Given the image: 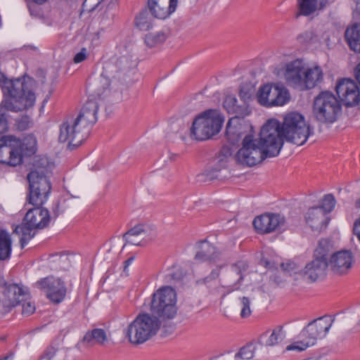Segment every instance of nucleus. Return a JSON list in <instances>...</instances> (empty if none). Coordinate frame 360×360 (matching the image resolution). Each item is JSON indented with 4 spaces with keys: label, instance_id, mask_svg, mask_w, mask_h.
Wrapping results in <instances>:
<instances>
[{
    "label": "nucleus",
    "instance_id": "f257e3e1",
    "mask_svg": "<svg viewBox=\"0 0 360 360\" xmlns=\"http://www.w3.org/2000/svg\"><path fill=\"white\" fill-rule=\"evenodd\" d=\"M313 133L303 115L298 112L287 114L282 124L276 120H269L260 131L261 147L250 136L246 137L243 148L238 154V160L248 165H256L266 158L277 156L283 139L302 146Z\"/></svg>",
    "mask_w": 360,
    "mask_h": 360
},
{
    "label": "nucleus",
    "instance_id": "f03ea898",
    "mask_svg": "<svg viewBox=\"0 0 360 360\" xmlns=\"http://www.w3.org/2000/svg\"><path fill=\"white\" fill-rule=\"evenodd\" d=\"M0 86L4 98L0 103V134L8 129L6 111L18 112L32 107L35 102V95L30 84L25 79H8L0 72Z\"/></svg>",
    "mask_w": 360,
    "mask_h": 360
},
{
    "label": "nucleus",
    "instance_id": "7ed1b4c3",
    "mask_svg": "<svg viewBox=\"0 0 360 360\" xmlns=\"http://www.w3.org/2000/svg\"><path fill=\"white\" fill-rule=\"evenodd\" d=\"M160 328V321L149 314H139L124 330L130 343L141 345L156 335Z\"/></svg>",
    "mask_w": 360,
    "mask_h": 360
},
{
    "label": "nucleus",
    "instance_id": "20e7f679",
    "mask_svg": "<svg viewBox=\"0 0 360 360\" xmlns=\"http://www.w3.org/2000/svg\"><path fill=\"white\" fill-rule=\"evenodd\" d=\"M224 121V118L219 110H207L193 120L190 136L196 141L207 140L219 132Z\"/></svg>",
    "mask_w": 360,
    "mask_h": 360
},
{
    "label": "nucleus",
    "instance_id": "39448f33",
    "mask_svg": "<svg viewBox=\"0 0 360 360\" xmlns=\"http://www.w3.org/2000/svg\"><path fill=\"white\" fill-rule=\"evenodd\" d=\"M49 169L46 166L36 165L27 174L29 193L27 200L33 206H41L48 199L51 185L48 177Z\"/></svg>",
    "mask_w": 360,
    "mask_h": 360
},
{
    "label": "nucleus",
    "instance_id": "423d86ee",
    "mask_svg": "<svg viewBox=\"0 0 360 360\" xmlns=\"http://www.w3.org/2000/svg\"><path fill=\"white\" fill-rule=\"evenodd\" d=\"M175 290L169 286L160 288L153 295L150 302L151 316L158 320L173 319L177 311Z\"/></svg>",
    "mask_w": 360,
    "mask_h": 360
},
{
    "label": "nucleus",
    "instance_id": "0eeeda50",
    "mask_svg": "<svg viewBox=\"0 0 360 360\" xmlns=\"http://www.w3.org/2000/svg\"><path fill=\"white\" fill-rule=\"evenodd\" d=\"M340 110L339 101L330 92H321L314 99L313 112L316 120L321 122H335Z\"/></svg>",
    "mask_w": 360,
    "mask_h": 360
},
{
    "label": "nucleus",
    "instance_id": "6e6552de",
    "mask_svg": "<svg viewBox=\"0 0 360 360\" xmlns=\"http://www.w3.org/2000/svg\"><path fill=\"white\" fill-rule=\"evenodd\" d=\"M87 129L82 127L75 119H67L60 127L59 141L68 142L70 149L79 146L89 136Z\"/></svg>",
    "mask_w": 360,
    "mask_h": 360
},
{
    "label": "nucleus",
    "instance_id": "1a4fd4ad",
    "mask_svg": "<svg viewBox=\"0 0 360 360\" xmlns=\"http://www.w3.org/2000/svg\"><path fill=\"white\" fill-rule=\"evenodd\" d=\"M257 102L264 107L283 105L289 100L288 91L278 86L265 84L259 87L257 94Z\"/></svg>",
    "mask_w": 360,
    "mask_h": 360
},
{
    "label": "nucleus",
    "instance_id": "9d476101",
    "mask_svg": "<svg viewBox=\"0 0 360 360\" xmlns=\"http://www.w3.org/2000/svg\"><path fill=\"white\" fill-rule=\"evenodd\" d=\"M235 119H230L226 124V136L229 142L232 144H236L240 139H243L242 147L238 150L237 153L236 154V160L238 163L248 167H252L253 165H248L247 164L243 163L238 160V154L239 151L243 148V145L245 143V139L248 136H250L251 139L255 141L256 145L259 147H261V139L260 137L259 139H254L253 136L249 133V131L252 129V127L246 122L243 123H237L233 124Z\"/></svg>",
    "mask_w": 360,
    "mask_h": 360
},
{
    "label": "nucleus",
    "instance_id": "9b49d317",
    "mask_svg": "<svg viewBox=\"0 0 360 360\" xmlns=\"http://www.w3.org/2000/svg\"><path fill=\"white\" fill-rule=\"evenodd\" d=\"M333 320L328 316H322L309 322L301 331L300 335L306 338L309 345H314L319 339H323L332 326Z\"/></svg>",
    "mask_w": 360,
    "mask_h": 360
},
{
    "label": "nucleus",
    "instance_id": "f8f14e48",
    "mask_svg": "<svg viewBox=\"0 0 360 360\" xmlns=\"http://www.w3.org/2000/svg\"><path fill=\"white\" fill-rule=\"evenodd\" d=\"M20 139L13 136L0 138V163L16 166L22 162L20 153L18 150Z\"/></svg>",
    "mask_w": 360,
    "mask_h": 360
},
{
    "label": "nucleus",
    "instance_id": "ddd939ff",
    "mask_svg": "<svg viewBox=\"0 0 360 360\" xmlns=\"http://www.w3.org/2000/svg\"><path fill=\"white\" fill-rule=\"evenodd\" d=\"M34 286L45 291L46 297L53 303L61 302L66 295L65 283L53 276L43 278L34 283Z\"/></svg>",
    "mask_w": 360,
    "mask_h": 360
},
{
    "label": "nucleus",
    "instance_id": "4468645a",
    "mask_svg": "<svg viewBox=\"0 0 360 360\" xmlns=\"http://www.w3.org/2000/svg\"><path fill=\"white\" fill-rule=\"evenodd\" d=\"M336 93L346 106H354L360 101V91L356 83L350 79H342L336 85Z\"/></svg>",
    "mask_w": 360,
    "mask_h": 360
},
{
    "label": "nucleus",
    "instance_id": "2eb2a0df",
    "mask_svg": "<svg viewBox=\"0 0 360 360\" xmlns=\"http://www.w3.org/2000/svg\"><path fill=\"white\" fill-rule=\"evenodd\" d=\"M285 223V217L278 213H264L255 218L253 226L259 233H269L280 229Z\"/></svg>",
    "mask_w": 360,
    "mask_h": 360
},
{
    "label": "nucleus",
    "instance_id": "dca6fc26",
    "mask_svg": "<svg viewBox=\"0 0 360 360\" xmlns=\"http://www.w3.org/2000/svg\"><path fill=\"white\" fill-rule=\"evenodd\" d=\"M0 289L4 296L5 304L8 307H14L29 297L27 291L22 286L8 283L3 278H0Z\"/></svg>",
    "mask_w": 360,
    "mask_h": 360
},
{
    "label": "nucleus",
    "instance_id": "f3484780",
    "mask_svg": "<svg viewBox=\"0 0 360 360\" xmlns=\"http://www.w3.org/2000/svg\"><path fill=\"white\" fill-rule=\"evenodd\" d=\"M99 104L95 99H89L82 106L79 115L75 119L83 128L90 133L92 126L97 121Z\"/></svg>",
    "mask_w": 360,
    "mask_h": 360
},
{
    "label": "nucleus",
    "instance_id": "a211bd4d",
    "mask_svg": "<svg viewBox=\"0 0 360 360\" xmlns=\"http://www.w3.org/2000/svg\"><path fill=\"white\" fill-rule=\"evenodd\" d=\"M353 262L354 257L350 251L340 250L333 254L328 266L335 274L342 275L348 272L352 268Z\"/></svg>",
    "mask_w": 360,
    "mask_h": 360
},
{
    "label": "nucleus",
    "instance_id": "6ab92c4d",
    "mask_svg": "<svg viewBox=\"0 0 360 360\" xmlns=\"http://www.w3.org/2000/svg\"><path fill=\"white\" fill-rule=\"evenodd\" d=\"M248 264L239 261L226 269L223 275V281L233 291L239 289L238 283L243 280V273L247 271Z\"/></svg>",
    "mask_w": 360,
    "mask_h": 360
},
{
    "label": "nucleus",
    "instance_id": "aec40b11",
    "mask_svg": "<svg viewBox=\"0 0 360 360\" xmlns=\"http://www.w3.org/2000/svg\"><path fill=\"white\" fill-rule=\"evenodd\" d=\"M177 0H148V8L155 18L164 20L175 11Z\"/></svg>",
    "mask_w": 360,
    "mask_h": 360
},
{
    "label": "nucleus",
    "instance_id": "412c9836",
    "mask_svg": "<svg viewBox=\"0 0 360 360\" xmlns=\"http://www.w3.org/2000/svg\"><path fill=\"white\" fill-rule=\"evenodd\" d=\"M50 218L48 210L41 206H34L28 209L23 221L31 227L41 229L48 226Z\"/></svg>",
    "mask_w": 360,
    "mask_h": 360
},
{
    "label": "nucleus",
    "instance_id": "4be33fe9",
    "mask_svg": "<svg viewBox=\"0 0 360 360\" xmlns=\"http://www.w3.org/2000/svg\"><path fill=\"white\" fill-rule=\"evenodd\" d=\"M328 266L327 260L314 257V259L307 264L304 269L301 271V274L307 280L316 281L325 276Z\"/></svg>",
    "mask_w": 360,
    "mask_h": 360
},
{
    "label": "nucleus",
    "instance_id": "5701e85b",
    "mask_svg": "<svg viewBox=\"0 0 360 360\" xmlns=\"http://www.w3.org/2000/svg\"><path fill=\"white\" fill-rule=\"evenodd\" d=\"M305 222L314 231L321 232L329 222V218L319 207H310L304 215Z\"/></svg>",
    "mask_w": 360,
    "mask_h": 360
},
{
    "label": "nucleus",
    "instance_id": "b1692460",
    "mask_svg": "<svg viewBox=\"0 0 360 360\" xmlns=\"http://www.w3.org/2000/svg\"><path fill=\"white\" fill-rule=\"evenodd\" d=\"M304 72L302 62L296 60L287 65L285 77L289 85L302 91Z\"/></svg>",
    "mask_w": 360,
    "mask_h": 360
},
{
    "label": "nucleus",
    "instance_id": "393cba45",
    "mask_svg": "<svg viewBox=\"0 0 360 360\" xmlns=\"http://www.w3.org/2000/svg\"><path fill=\"white\" fill-rule=\"evenodd\" d=\"M223 106L229 114L234 115L233 119L243 118L250 114L251 110L248 105H238L237 99L233 95L226 96Z\"/></svg>",
    "mask_w": 360,
    "mask_h": 360
},
{
    "label": "nucleus",
    "instance_id": "a878e982",
    "mask_svg": "<svg viewBox=\"0 0 360 360\" xmlns=\"http://www.w3.org/2000/svg\"><path fill=\"white\" fill-rule=\"evenodd\" d=\"M199 251L197 252L195 259L199 262H216L220 259L221 252L212 244L202 241L200 243Z\"/></svg>",
    "mask_w": 360,
    "mask_h": 360
},
{
    "label": "nucleus",
    "instance_id": "bb28decb",
    "mask_svg": "<svg viewBox=\"0 0 360 360\" xmlns=\"http://www.w3.org/2000/svg\"><path fill=\"white\" fill-rule=\"evenodd\" d=\"M323 79V72L320 67L315 66L304 70L302 91L314 88Z\"/></svg>",
    "mask_w": 360,
    "mask_h": 360
},
{
    "label": "nucleus",
    "instance_id": "cd10ccee",
    "mask_svg": "<svg viewBox=\"0 0 360 360\" xmlns=\"http://www.w3.org/2000/svg\"><path fill=\"white\" fill-rule=\"evenodd\" d=\"M345 38L349 49L360 53V24L348 27L345 32Z\"/></svg>",
    "mask_w": 360,
    "mask_h": 360
},
{
    "label": "nucleus",
    "instance_id": "c85d7f7f",
    "mask_svg": "<svg viewBox=\"0 0 360 360\" xmlns=\"http://www.w3.org/2000/svg\"><path fill=\"white\" fill-rule=\"evenodd\" d=\"M109 86L110 80L103 74L89 84V88L93 92V96L98 98H101L109 91Z\"/></svg>",
    "mask_w": 360,
    "mask_h": 360
},
{
    "label": "nucleus",
    "instance_id": "c756f323",
    "mask_svg": "<svg viewBox=\"0 0 360 360\" xmlns=\"http://www.w3.org/2000/svg\"><path fill=\"white\" fill-rule=\"evenodd\" d=\"M318 9L317 0H297V11L295 18L298 19L300 16H310L314 15Z\"/></svg>",
    "mask_w": 360,
    "mask_h": 360
},
{
    "label": "nucleus",
    "instance_id": "7c9ffc66",
    "mask_svg": "<svg viewBox=\"0 0 360 360\" xmlns=\"http://www.w3.org/2000/svg\"><path fill=\"white\" fill-rule=\"evenodd\" d=\"M150 231L151 230L148 225L138 224L131 228V229H129L127 232H126L123 235V239L125 240L126 243L139 245L140 242L136 241V240L134 239V237L150 235Z\"/></svg>",
    "mask_w": 360,
    "mask_h": 360
},
{
    "label": "nucleus",
    "instance_id": "2f4dec72",
    "mask_svg": "<svg viewBox=\"0 0 360 360\" xmlns=\"http://www.w3.org/2000/svg\"><path fill=\"white\" fill-rule=\"evenodd\" d=\"M108 340L105 331L101 328H94L87 331L83 338V342L92 346L95 344L103 345Z\"/></svg>",
    "mask_w": 360,
    "mask_h": 360
},
{
    "label": "nucleus",
    "instance_id": "473e14b6",
    "mask_svg": "<svg viewBox=\"0 0 360 360\" xmlns=\"http://www.w3.org/2000/svg\"><path fill=\"white\" fill-rule=\"evenodd\" d=\"M12 251V240L11 236L6 230L0 231V260L10 258Z\"/></svg>",
    "mask_w": 360,
    "mask_h": 360
},
{
    "label": "nucleus",
    "instance_id": "72a5a7b5",
    "mask_svg": "<svg viewBox=\"0 0 360 360\" xmlns=\"http://www.w3.org/2000/svg\"><path fill=\"white\" fill-rule=\"evenodd\" d=\"M18 150L20 153L21 158L22 156H31L37 150V140L32 135L26 136L22 141L20 140V146H18Z\"/></svg>",
    "mask_w": 360,
    "mask_h": 360
},
{
    "label": "nucleus",
    "instance_id": "f704fd0d",
    "mask_svg": "<svg viewBox=\"0 0 360 360\" xmlns=\"http://www.w3.org/2000/svg\"><path fill=\"white\" fill-rule=\"evenodd\" d=\"M115 65L117 68V72L126 74L129 70L136 66V63L131 59L130 55L126 54L117 58Z\"/></svg>",
    "mask_w": 360,
    "mask_h": 360
},
{
    "label": "nucleus",
    "instance_id": "c9c22d12",
    "mask_svg": "<svg viewBox=\"0 0 360 360\" xmlns=\"http://www.w3.org/2000/svg\"><path fill=\"white\" fill-rule=\"evenodd\" d=\"M34 227H31L29 224H27L25 221H23L21 226H18L15 228V232L17 233H21L22 237L20 239V243L22 248H24L27 245V242L34 237L35 233H32L33 229H35Z\"/></svg>",
    "mask_w": 360,
    "mask_h": 360
},
{
    "label": "nucleus",
    "instance_id": "e433bc0d",
    "mask_svg": "<svg viewBox=\"0 0 360 360\" xmlns=\"http://www.w3.org/2000/svg\"><path fill=\"white\" fill-rule=\"evenodd\" d=\"M51 267L56 270L65 269L68 266L69 259L67 255L55 254L49 259Z\"/></svg>",
    "mask_w": 360,
    "mask_h": 360
},
{
    "label": "nucleus",
    "instance_id": "4c0bfd02",
    "mask_svg": "<svg viewBox=\"0 0 360 360\" xmlns=\"http://www.w3.org/2000/svg\"><path fill=\"white\" fill-rule=\"evenodd\" d=\"M136 25L141 30H148L152 27V18L147 11H142L136 18Z\"/></svg>",
    "mask_w": 360,
    "mask_h": 360
},
{
    "label": "nucleus",
    "instance_id": "58836bf2",
    "mask_svg": "<svg viewBox=\"0 0 360 360\" xmlns=\"http://www.w3.org/2000/svg\"><path fill=\"white\" fill-rule=\"evenodd\" d=\"M166 39L167 35L164 32L148 33L145 37V43L147 46L152 48L163 43Z\"/></svg>",
    "mask_w": 360,
    "mask_h": 360
},
{
    "label": "nucleus",
    "instance_id": "ea45409f",
    "mask_svg": "<svg viewBox=\"0 0 360 360\" xmlns=\"http://www.w3.org/2000/svg\"><path fill=\"white\" fill-rule=\"evenodd\" d=\"M185 276L183 269L179 265H173L168 269L165 278L168 282H179L182 280Z\"/></svg>",
    "mask_w": 360,
    "mask_h": 360
},
{
    "label": "nucleus",
    "instance_id": "a19ab883",
    "mask_svg": "<svg viewBox=\"0 0 360 360\" xmlns=\"http://www.w3.org/2000/svg\"><path fill=\"white\" fill-rule=\"evenodd\" d=\"M285 338V333L281 326L274 328L266 342V346L273 347L281 342Z\"/></svg>",
    "mask_w": 360,
    "mask_h": 360
},
{
    "label": "nucleus",
    "instance_id": "79ce46f5",
    "mask_svg": "<svg viewBox=\"0 0 360 360\" xmlns=\"http://www.w3.org/2000/svg\"><path fill=\"white\" fill-rule=\"evenodd\" d=\"M336 200L333 194H326L321 200L320 205L318 206L324 212L325 214L327 215L330 213L335 207Z\"/></svg>",
    "mask_w": 360,
    "mask_h": 360
},
{
    "label": "nucleus",
    "instance_id": "37998d69",
    "mask_svg": "<svg viewBox=\"0 0 360 360\" xmlns=\"http://www.w3.org/2000/svg\"><path fill=\"white\" fill-rule=\"evenodd\" d=\"M330 243L326 239H321L315 250L314 257L328 261V255L330 252Z\"/></svg>",
    "mask_w": 360,
    "mask_h": 360
},
{
    "label": "nucleus",
    "instance_id": "c03bdc74",
    "mask_svg": "<svg viewBox=\"0 0 360 360\" xmlns=\"http://www.w3.org/2000/svg\"><path fill=\"white\" fill-rule=\"evenodd\" d=\"M297 40L300 44H308L319 41V36L314 30H306L297 37Z\"/></svg>",
    "mask_w": 360,
    "mask_h": 360
},
{
    "label": "nucleus",
    "instance_id": "a18cd8bd",
    "mask_svg": "<svg viewBox=\"0 0 360 360\" xmlns=\"http://www.w3.org/2000/svg\"><path fill=\"white\" fill-rule=\"evenodd\" d=\"M255 347L252 344H247L235 354V359H250L254 356Z\"/></svg>",
    "mask_w": 360,
    "mask_h": 360
},
{
    "label": "nucleus",
    "instance_id": "49530a36",
    "mask_svg": "<svg viewBox=\"0 0 360 360\" xmlns=\"http://www.w3.org/2000/svg\"><path fill=\"white\" fill-rule=\"evenodd\" d=\"M32 119L27 115H22L15 120L16 128L21 131L28 129L32 127Z\"/></svg>",
    "mask_w": 360,
    "mask_h": 360
},
{
    "label": "nucleus",
    "instance_id": "de8ad7c7",
    "mask_svg": "<svg viewBox=\"0 0 360 360\" xmlns=\"http://www.w3.org/2000/svg\"><path fill=\"white\" fill-rule=\"evenodd\" d=\"M220 267H217L216 269H213L210 275L206 276L204 278H200L196 281V284L198 285H202L205 284L207 286H210L212 281H215L219 276V269Z\"/></svg>",
    "mask_w": 360,
    "mask_h": 360
},
{
    "label": "nucleus",
    "instance_id": "09e8293b",
    "mask_svg": "<svg viewBox=\"0 0 360 360\" xmlns=\"http://www.w3.org/2000/svg\"><path fill=\"white\" fill-rule=\"evenodd\" d=\"M311 346V345H309L308 340L306 338H303L302 340L295 342L292 344L287 346L286 350H296L297 352H302Z\"/></svg>",
    "mask_w": 360,
    "mask_h": 360
},
{
    "label": "nucleus",
    "instance_id": "8fccbe9b",
    "mask_svg": "<svg viewBox=\"0 0 360 360\" xmlns=\"http://www.w3.org/2000/svg\"><path fill=\"white\" fill-rule=\"evenodd\" d=\"M253 90L250 88H245L244 86L240 87L239 96L240 100L243 101L242 105H248L252 99Z\"/></svg>",
    "mask_w": 360,
    "mask_h": 360
},
{
    "label": "nucleus",
    "instance_id": "3c124183",
    "mask_svg": "<svg viewBox=\"0 0 360 360\" xmlns=\"http://www.w3.org/2000/svg\"><path fill=\"white\" fill-rule=\"evenodd\" d=\"M58 350V344L56 342H52L46 348L40 357L44 360H51L55 356Z\"/></svg>",
    "mask_w": 360,
    "mask_h": 360
},
{
    "label": "nucleus",
    "instance_id": "603ef678",
    "mask_svg": "<svg viewBox=\"0 0 360 360\" xmlns=\"http://www.w3.org/2000/svg\"><path fill=\"white\" fill-rule=\"evenodd\" d=\"M241 304V311H240V316L242 318H247L251 314L250 309V300L247 297H243L240 301Z\"/></svg>",
    "mask_w": 360,
    "mask_h": 360
},
{
    "label": "nucleus",
    "instance_id": "864d4df0",
    "mask_svg": "<svg viewBox=\"0 0 360 360\" xmlns=\"http://www.w3.org/2000/svg\"><path fill=\"white\" fill-rule=\"evenodd\" d=\"M35 311L34 305L30 302H25L22 304V313L25 316H30Z\"/></svg>",
    "mask_w": 360,
    "mask_h": 360
},
{
    "label": "nucleus",
    "instance_id": "5fc2aeb1",
    "mask_svg": "<svg viewBox=\"0 0 360 360\" xmlns=\"http://www.w3.org/2000/svg\"><path fill=\"white\" fill-rule=\"evenodd\" d=\"M86 58V49L85 48H82L81 51L75 56L73 61L75 63H79L84 61Z\"/></svg>",
    "mask_w": 360,
    "mask_h": 360
},
{
    "label": "nucleus",
    "instance_id": "6e6d98bb",
    "mask_svg": "<svg viewBox=\"0 0 360 360\" xmlns=\"http://www.w3.org/2000/svg\"><path fill=\"white\" fill-rule=\"evenodd\" d=\"M353 233L354 236H356V238L360 242V217L356 219V221L354 223Z\"/></svg>",
    "mask_w": 360,
    "mask_h": 360
},
{
    "label": "nucleus",
    "instance_id": "4d7b16f0",
    "mask_svg": "<svg viewBox=\"0 0 360 360\" xmlns=\"http://www.w3.org/2000/svg\"><path fill=\"white\" fill-rule=\"evenodd\" d=\"M282 269L285 271L290 272L295 269V264L293 262L282 263L281 264Z\"/></svg>",
    "mask_w": 360,
    "mask_h": 360
},
{
    "label": "nucleus",
    "instance_id": "13d9d810",
    "mask_svg": "<svg viewBox=\"0 0 360 360\" xmlns=\"http://www.w3.org/2000/svg\"><path fill=\"white\" fill-rule=\"evenodd\" d=\"M354 75L357 82L360 84V62L356 65V68H354Z\"/></svg>",
    "mask_w": 360,
    "mask_h": 360
},
{
    "label": "nucleus",
    "instance_id": "bf43d9fd",
    "mask_svg": "<svg viewBox=\"0 0 360 360\" xmlns=\"http://www.w3.org/2000/svg\"><path fill=\"white\" fill-rule=\"evenodd\" d=\"M53 214L54 218H56L59 215V203L55 205V207L53 208Z\"/></svg>",
    "mask_w": 360,
    "mask_h": 360
},
{
    "label": "nucleus",
    "instance_id": "052dcab7",
    "mask_svg": "<svg viewBox=\"0 0 360 360\" xmlns=\"http://www.w3.org/2000/svg\"><path fill=\"white\" fill-rule=\"evenodd\" d=\"M221 153L224 156L231 155V151L228 147H223Z\"/></svg>",
    "mask_w": 360,
    "mask_h": 360
},
{
    "label": "nucleus",
    "instance_id": "680f3d73",
    "mask_svg": "<svg viewBox=\"0 0 360 360\" xmlns=\"http://www.w3.org/2000/svg\"><path fill=\"white\" fill-rule=\"evenodd\" d=\"M134 259V258L133 257H131L124 261V271H126L127 268L131 264Z\"/></svg>",
    "mask_w": 360,
    "mask_h": 360
},
{
    "label": "nucleus",
    "instance_id": "e2e57ef3",
    "mask_svg": "<svg viewBox=\"0 0 360 360\" xmlns=\"http://www.w3.org/2000/svg\"><path fill=\"white\" fill-rule=\"evenodd\" d=\"M355 11H356V13L360 14V0H357L356 1V5Z\"/></svg>",
    "mask_w": 360,
    "mask_h": 360
},
{
    "label": "nucleus",
    "instance_id": "0e129e2a",
    "mask_svg": "<svg viewBox=\"0 0 360 360\" xmlns=\"http://www.w3.org/2000/svg\"><path fill=\"white\" fill-rule=\"evenodd\" d=\"M326 34V37H324V41H325V43L326 44V45H327L328 46H330V43H329V42H330L329 36H328V34Z\"/></svg>",
    "mask_w": 360,
    "mask_h": 360
},
{
    "label": "nucleus",
    "instance_id": "69168bd1",
    "mask_svg": "<svg viewBox=\"0 0 360 360\" xmlns=\"http://www.w3.org/2000/svg\"><path fill=\"white\" fill-rule=\"evenodd\" d=\"M13 357V354L11 353L9 355L5 356L3 359H0V360H9V359H12Z\"/></svg>",
    "mask_w": 360,
    "mask_h": 360
},
{
    "label": "nucleus",
    "instance_id": "338daca9",
    "mask_svg": "<svg viewBox=\"0 0 360 360\" xmlns=\"http://www.w3.org/2000/svg\"><path fill=\"white\" fill-rule=\"evenodd\" d=\"M34 2L38 4H42L43 3H44L45 1H46V0H32Z\"/></svg>",
    "mask_w": 360,
    "mask_h": 360
},
{
    "label": "nucleus",
    "instance_id": "774afa93",
    "mask_svg": "<svg viewBox=\"0 0 360 360\" xmlns=\"http://www.w3.org/2000/svg\"><path fill=\"white\" fill-rule=\"evenodd\" d=\"M101 0H96L94 6L91 8H89V10H93L96 6H98V4L100 3Z\"/></svg>",
    "mask_w": 360,
    "mask_h": 360
}]
</instances>
